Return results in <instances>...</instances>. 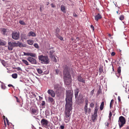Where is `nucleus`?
I'll list each match as a JSON object with an SVG mask.
<instances>
[{
	"label": "nucleus",
	"mask_w": 129,
	"mask_h": 129,
	"mask_svg": "<svg viewBox=\"0 0 129 129\" xmlns=\"http://www.w3.org/2000/svg\"><path fill=\"white\" fill-rule=\"evenodd\" d=\"M63 79L65 83L67 85H69L71 83V77L70 74V67L67 65L63 66Z\"/></svg>",
	"instance_id": "1"
},
{
	"label": "nucleus",
	"mask_w": 129,
	"mask_h": 129,
	"mask_svg": "<svg viewBox=\"0 0 129 129\" xmlns=\"http://www.w3.org/2000/svg\"><path fill=\"white\" fill-rule=\"evenodd\" d=\"M73 94L72 91L70 90L66 91V105L72 106V98Z\"/></svg>",
	"instance_id": "2"
},
{
	"label": "nucleus",
	"mask_w": 129,
	"mask_h": 129,
	"mask_svg": "<svg viewBox=\"0 0 129 129\" xmlns=\"http://www.w3.org/2000/svg\"><path fill=\"white\" fill-rule=\"evenodd\" d=\"M24 55L25 56H30L31 57H28L27 58V60L32 64H36L37 62L36 59L33 57L36 56V54L35 53L31 52H23Z\"/></svg>",
	"instance_id": "3"
},
{
	"label": "nucleus",
	"mask_w": 129,
	"mask_h": 129,
	"mask_svg": "<svg viewBox=\"0 0 129 129\" xmlns=\"http://www.w3.org/2000/svg\"><path fill=\"white\" fill-rule=\"evenodd\" d=\"M38 59L39 60L42 62V63L47 64L49 62V59L47 55L44 56L42 55H39Z\"/></svg>",
	"instance_id": "4"
},
{
	"label": "nucleus",
	"mask_w": 129,
	"mask_h": 129,
	"mask_svg": "<svg viewBox=\"0 0 129 129\" xmlns=\"http://www.w3.org/2000/svg\"><path fill=\"white\" fill-rule=\"evenodd\" d=\"M72 106L65 105V116L70 118L71 111L72 110Z\"/></svg>",
	"instance_id": "5"
},
{
	"label": "nucleus",
	"mask_w": 129,
	"mask_h": 129,
	"mask_svg": "<svg viewBox=\"0 0 129 129\" xmlns=\"http://www.w3.org/2000/svg\"><path fill=\"white\" fill-rule=\"evenodd\" d=\"M118 122L119 127L120 128L125 123L126 120L125 118L123 116H120L119 118Z\"/></svg>",
	"instance_id": "6"
},
{
	"label": "nucleus",
	"mask_w": 129,
	"mask_h": 129,
	"mask_svg": "<svg viewBox=\"0 0 129 129\" xmlns=\"http://www.w3.org/2000/svg\"><path fill=\"white\" fill-rule=\"evenodd\" d=\"M30 111V113L33 115H35L36 116L38 113V110L36 107H33L31 108Z\"/></svg>",
	"instance_id": "7"
},
{
	"label": "nucleus",
	"mask_w": 129,
	"mask_h": 129,
	"mask_svg": "<svg viewBox=\"0 0 129 129\" xmlns=\"http://www.w3.org/2000/svg\"><path fill=\"white\" fill-rule=\"evenodd\" d=\"M12 38L15 40H17L19 37V33L16 31H14L12 34Z\"/></svg>",
	"instance_id": "8"
},
{
	"label": "nucleus",
	"mask_w": 129,
	"mask_h": 129,
	"mask_svg": "<svg viewBox=\"0 0 129 129\" xmlns=\"http://www.w3.org/2000/svg\"><path fill=\"white\" fill-rule=\"evenodd\" d=\"M48 122L47 120L43 118L42 119L41 122V124L46 128L48 126Z\"/></svg>",
	"instance_id": "9"
},
{
	"label": "nucleus",
	"mask_w": 129,
	"mask_h": 129,
	"mask_svg": "<svg viewBox=\"0 0 129 129\" xmlns=\"http://www.w3.org/2000/svg\"><path fill=\"white\" fill-rule=\"evenodd\" d=\"M84 111L85 114H86L87 113L89 114H90L91 111V109L90 108H88V105H85L84 107Z\"/></svg>",
	"instance_id": "10"
},
{
	"label": "nucleus",
	"mask_w": 129,
	"mask_h": 129,
	"mask_svg": "<svg viewBox=\"0 0 129 129\" xmlns=\"http://www.w3.org/2000/svg\"><path fill=\"white\" fill-rule=\"evenodd\" d=\"M47 93L49 94L53 97H54L55 96V94L54 91L51 89H49Z\"/></svg>",
	"instance_id": "11"
},
{
	"label": "nucleus",
	"mask_w": 129,
	"mask_h": 129,
	"mask_svg": "<svg viewBox=\"0 0 129 129\" xmlns=\"http://www.w3.org/2000/svg\"><path fill=\"white\" fill-rule=\"evenodd\" d=\"M78 80L80 82H81L84 83H85V79L83 78L81 76H79L77 77Z\"/></svg>",
	"instance_id": "12"
},
{
	"label": "nucleus",
	"mask_w": 129,
	"mask_h": 129,
	"mask_svg": "<svg viewBox=\"0 0 129 129\" xmlns=\"http://www.w3.org/2000/svg\"><path fill=\"white\" fill-rule=\"evenodd\" d=\"M55 51L54 50H50L49 52V55L51 58H53L54 57Z\"/></svg>",
	"instance_id": "13"
},
{
	"label": "nucleus",
	"mask_w": 129,
	"mask_h": 129,
	"mask_svg": "<svg viewBox=\"0 0 129 129\" xmlns=\"http://www.w3.org/2000/svg\"><path fill=\"white\" fill-rule=\"evenodd\" d=\"M95 20L96 21L101 19L102 18V16L100 13H98L97 15L94 16Z\"/></svg>",
	"instance_id": "14"
},
{
	"label": "nucleus",
	"mask_w": 129,
	"mask_h": 129,
	"mask_svg": "<svg viewBox=\"0 0 129 129\" xmlns=\"http://www.w3.org/2000/svg\"><path fill=\"white\" fill-rule=\"evenodd\" d=\"M13 46L12 43L9 42L8 43V48L10 50H12L13 49Z\"/></svg>",
	"instance_id": "15"
},
{
	"label": "nucleus",
	"mask_w": 129,
	"mask_h": 129,
	"mask_svg": "<svg viewBox=\"0 0 129 129\" xmlns=\"http://www.w3.org/2000/svg\"><path fill=\"white\" fill-rule=\"evenodd\" d=\"M79 92V89L78 88H77L75 90V98H76L78 97V94Z\"/></svg>",
	"instance_id": "16"
},
{
	"label": "nucleus",
	"mask_w": 129,
	"mask_h": 129,
	"mask_svg": "<svg viewBox=\"0 0 129 129\" xmlns=\"http://www.w3.org/2000/svg\"><path fill=\"white\" fill-rule=\"evenodd\" d=\"M97 117V114H96L94 113V114L92 115V119L93 122L95 121V120L96 119Z\"/></svg>",
	"instance_id": "17"
},
{
	"label": "nucleus",
	"mask_w": 129,
	"mask_h": 129,
	"mask_svg": "<svg viewBox=\"0 0 129 129\" xmlns=\"http://www.w3.org/2000/svg\"><path fill=\"white\" fill-rule=\"evenodd\" d=\"M61 10L64 13L66 12L65 6L63 5H61Z\"/></svg>",
	"instance_id": "18"
},
{
	"label": "nucleus",
	"mask_w": 129,
	"mask_h": 129,
	"mask_svg": "<svg viewBox=\"0 0 129 129\" xmlns=\"http://www.w3.org/2000/svg\"><path fill=\"white\" fill-rule=\"evenodd\" d=\"M28 36H31L33 37H35L36 36V35L35 33L31 31L28 33Z\"/></svg>",
	"instance_id": "19"
},
{
	"label": "nucleus",
	"mask_w": 129,
	"mask_h": 129,
	"mask_svg": "<svg viewBox=\"0 0 129 129\" xmlns=\"http://www.w3.org/2000/svg\"><path fill=\"white\" fill-rule=\"evenodd\" d=\"M121 71V67L120 66H119L117 70V74H118V75L117 76V77H119V76L120 74Z\"/></svg>",
	"instance_id": "20"
},
{
	"label": "nucleus",
	"mask_w": 129,
	"mask_h": 129,
	"mask_svg": "<svg viewBox=\"0 0 129 129\" xmlns=\"http://www.w3.org/2000/svg\"><path fill=\"white\" fill-rule=\"evenodd\" d=\"M103 66H100L99 69V71L100 74L102 73L103 71Z\"/></svg>",
	"instance_id": "21"
},
{
	"label": "nucleus",
	"mask_w": 129,
	"mask_h": 129,
	"mask_svg": "<svg viewBox=\"0 0 129 129\" xmlns=\"http://www.w3.org/2000/svg\"><path fill=\"white\" fill-rule=\"evenodd\" d=\"M22 61L23 62V63L25 64L26 65H29V64L27 60L24 59H22Z\"/></svg>",
	"instance_id": "22"
},
{
	"label": "nucleus",
	"mask_w": 129,
	"mask_h": 129,
	"mask_svg": "<svg viewBox=\"0 0 129 129\" xmlns=\"http://www.w3.org/2000/svg\"><path fill=\"white\" fill-rule=\"evenodd\" d=\"M99 109L98 107L97 106H96L94 108V114H97L98 113V111Z\"/></svg>",
	"instance_id": "23"
},
{
	"label": "nucleus",
	"mask_w": 129,
	"mask_h": 129,
	"mask_svg": "<svg viewBox=\"0 0 129 129\" xmlns=\"http://www.w3.org/2000/svg\"><path fill=\"white\" fill-rule=\"evenodd\" d=\"M28 44L30 45H32L34 43V41L31 40H29L27 41Z\"/></svg>",
	"instance_id": "24"
},
{
	"label": "nucleus",
	"mask_w": 129,
	"mask_h": 129,
	"mask_svg": "<svg viewBox=\"0 0 129 129\" xmlns=\"http://www.w3.org/2000/svg\"><path fill=\"white\" fill-rule=\"evenodd\" d=\"M6 44L5 42L0 40V45H5Z\"/></svg>",
	"instance_id": "25"
},
{
	"label": "nucleus",
	"mask_w": 129,
	"mask_h": 129,
	"mask_svg": "<svg viewBox=\"0 0 129 129\" xmlns=\"http://www.w3.org/2000/svg\"><path fill=\"white\" fill-rule=\"evenodd\" d=\"M70 118L65 116L64 118L65 122L66 123H67L69 122L70 120Z\"/></svg>",
	"instance_id": "26"
},
{
	"label": "nucleus",
	"mask_w": 129,
	"mask_h": 129,
	"mask_svg": "<svg viewBox=\"0 0 129 129\" xmlns=\"http://www.w3.org/2000/svg\"><path fill=\"white\" fill-rule=\"evenodd\" d=\"M48 101L49 102L52 103L54 101L53 99L50 97H49L48 98Z\"/></svg>",
	"instance_id": "27"
},
{
	"label": "nucleus",
	"mask_w": 129,
	"mask_h": 129,
	"mask_svg": "<svg viewBox=\"0 0 129 129\" xmlns=\"http://www.w3.org/2000/svg\"><path fill=\"white\" fill-rule=\"evenodd\" d=\"M12 76L13 78L16 79L17 77V74L16 73H14L12 74Z\"/></svg>",
	"instance_id": "28"
},
{
	"label": "nucleus",
	"mask_w": 129,
	"mask_h": 129,
	"mask_svg": "<svg viewBox=\"0 0 129 129\" xmlns=\"http://www.w3.org/2000/svg\"><path fill=\"white\" fill-rule=\"evenodd\" d=\"M27 37L25 35H22L21 37V39L22 40H23L24 39H26Z\"/></svg>",
	"instance_id": "29"
},
{
	"label": "nucleus",
	"mask_w": 129,
	"mask_h": 129,
	"mask_svg": "<svg viewBox=\"0 0 129 129\" xmlns=\"http://www.w3.org/2000/svg\"><path fill=\"white\" fill-rule=\"evenodd\" d=\"M104 103L103 102H102L100 106V109L101 110H102L104 108Z\"/></svg>",
	"instance_id": "30"
},
{
	"label": "nucleus",
	"mask_w": 129,
	"mask_h": 129,
	"mask_svg": "<svg viewBox=\"0 0 129 129\" xmlns=\"http://www.w3.org/2000/svg\"><path fill=\"white\" fill-rule=\"evenodd\" d=\"M57 37L59 38V39H60L61 40H63V37H61V36L59 35H56V36Z\"/></svg>",
	"instance_id": "31"
},
{
	"label": "nucleus",
	"mask_w": 129,
	"mask_h": 129,
	"mask_svg": "<svg viewBox=\"0 0 129 129\" xmlns=\"http://www.w3.org/2000/svg\"><path fill=\"white\" fill-rule=\"evenodd\" d=\"M59 32V28H57L56 29V31H55V33H56V35H59L58 33Z\"/></svg>",
	"instance_id": "32"
},
{
	"label": "nucleus",
	"mask_w": 129,
	"mask_h": 129,
	"mask_svg": "<svg viewBox=\"0 0 129 129\" xmlns=\"http://www.w3.org/2000/svg\"><path fill=\"white\" fill-rule=\"evenodd\" d=\"M19 23L22 25H25L26 24L24 22L23 20H20L19 21Z\"/></svg>",
	"instance_id": "33"
},
{
	"label": "nucleus",
	"mask_w": 129,
	"mask_h": 129,
	"mask_svg": "<svg viewBox=\"0 0 129 129\" xmlns=\"http://www.w3.org/2000/svg\"><path fill=\"white\" fill-rule=\"evenodd\" d=\"M124 16L123 15H121V16L119 18V19L120 20H122L124 19Z\"/></svg>",
	"instance_id": "34"
},
{
	"label": "nucleus",
	"mask_w": 129,
	"mask_h": 129,
	"mask_svg": "<svg viewBox=\"0 0 129 129\" xmlns=\"http://www.w3.org/2000/svg\"><path fill=\"white\" fill-rule=\"evenodd\" d=\"M59 85L58 84H57L56 85H55L54 86V89H56V90H59V87H58Z\"/></svg>",
	"instance_id": "35"
},
{
	"label": "nucleus",
	"mask_w": 129,
	"mask_h": 129,
	"mask_svg": "<svg viewBox=\"0 0 129 129\" xmlns=\"http://www.w3.org/2000/svg\"><path fill=\"white\" fill-rule=\"evenodd\" d=\"M34 46L36 48H39L38 45L37 43H35L34 45Z\"/></svg>",
	"instance_id": "36"
},
{
	"label": "nucleus",
	"mask_w": 129,
	"mask_h": 129,
	"mask_svg": "<svg viewBox=\"0 0 129 129\" xmlns=\"http://www.w3.org/2000/svg\"><path fill=\"white\" fill-rule=\"evenodd\" d=\"M37 71L38 73L39 74H41L42 73V71L40 69H38L37 70Z\"/></svg>",
	"instance_id": "37"
},
{
	"label": "nucleus",
	"mask_w": 129,
	"mask_h": 129,
	"mask_svg": "<svg viewBox=\"0 0 129 129\" xmlns=\"http://www.w3.org/2000/svg\"><path fill=\"white\" fill-rule=\"evenodd\" d=\"M56 74H59V73H61V72L58 69H56L55 71Z\"/></svg>",
	"instance_id": "38"
},
{
	"label": "nucleus",
	"mask_w": 129,
	"mask_h": 129,
	"mask_svg": "<svg viewBox=\"0 0 129 129\" xmlns=\"http://www.w3.org/2000/svg\"><path fill=\"white\" fill-rule=\"evenodd\" d=\"M113 100L112 99V100L110 103V107L111 108L112 106V104H113Z\"/></svg>",
	"instance_id": "39"
},
{
	"label": "nucleus",
	"mask_w": 129,
	"mask_h": 129,
	"mask_svg": "<svg viewBox=\"0 0 129 129\" xmlns=\"http://www.w3.org/2000/svg\"><path fill=\"white\" fill-rule=\"evenodd\" d=\"M94 89H93V90H92L90 92V95H91V96H92L94 92Z\"/></svg>",
	"instance_id": "40"
},
{
	"label": "nucleus",
	"mask_w": 129,
	"mask_h": 129,
	"mask_svg": "<svg viewBox=\"0 0 129 129\" xmlns=\"http://www.w3.org/2000/svg\"><path fill=\"white\" fill-rule=\"evenodd\" d=\"M44 8V6H40V11L42 12V11L43 9Z\"/></svg>",
	"instance_id": "41"
},
{
	"label": "nucleus",
	"mask_w": 129,
	"mask_h": 129,
	"mask_svg": "<svg viewBox=\"0 0 129 129\" xmlns=\"http://www.w3.org/2000/svg\"><path fill=\"white\" fill-rule=\"evenodd\" d=\"M88 100L87 99H86L85 100V105H88Z\"/></svg>",
	"instance_id": "42"
},
{
	"label": "nucleus",
	"mask_w": 129,
	"mask_h": 129,
	"mask_svg": "<svg viewBox=\"0 0 129 129\" xmlns=\"http://www.w3.org/2000/svg\"><path fill=\"white\" fill-rule=\"evenodd\" d=\"M45 102L44 101H43L41 104V105L42 106H45Z\"/></svg>",
	"instance_id": "43"
},
{
	"label": "nucleus",
	"mask_w": 129,
	"mask_h": 129,
	"mask_svg": "<svg viewBox=\"0 0 129 129\" xmlns=\"http://www.w3.org/2000/svg\"><path fill=\"white\" fill-rule=\"evenodd\" d=\"M12 43L13 47L17 46V44L15 42H12Z\"/></svg>",
	"instance_id": "44"
},
{
	"label": "nucleus",
	"mask_w": 129,
	"mask_h": 129,
	"mask_svg": "<svg viewBox=\"0 0 129 129\" xmlns=\"http://www.w3.org/2000/svg\"><path fill=\"white\" fill-rule=\"evenodd\" d=\"M1 88L2 89H5L6 88L4 84L1 85Z\"/></svg>",
	"instance_id": "45"
},
{
	"label": "nucleus",
	"mask_w": 129,
	"mask_h": 129,
	"mask_svg": "<svg viewBox=\"0 0 129 129\" xmlns=\"http://www.w3.org/2000/svg\"><path fill=\"white\" fill-rule=\"evenodd\" d=\"M94 104L92 103H91V104H90V107L91 108H93V107L94 105Z\"/></svg>",
	"instance_id": "46"
},
{
	"label": "nucleus",
	"mask_w": 129,
	"mask_h": 129,
	"mask_svg": "<svg viewBox=\"0 0 129 129\" xmlns=\"http://www.w3.org/2000/svg\"><path fill=\"white\" fill-rule=\"evenodd\" d=\"M112 114L111 111H110L109 113V118L110 119L111 117L112 116Z\"/></svg>",
	"instance_id": "47"
},
{
	"label": "nucleus",
	"mask_w": 129,
	"mask_h": 129,
	"mask_svg": "<svg viewBox=\"0 0 129 129\" xmlns=\"http://www.w3.org/2000/svg\"><path fill=\"white\" fill-rule=\"evenodd\" d=\"M59 128L61 129H64V125H61L60 126Z\"/></svg>",
	"instance_id": "48"
},
{
	"label": "nucleus",
	"mask_w": 129,
	"mask_h": 129,
	"mask_svg": "<svg viewBox=\"0 0 129 129\" xmlns=\"http://www.w3.org/2000/svg\"><path fill=\"white\" fill-rule=\"evenodd\" d=\"M14 97L16 98L17 102L18 103L20 102L19 101V99H18V98L17 97L15 96Z\"/></svg>",
	"instance_id": "49"
},
{
	"label": "nucleus",
	"mask_w": 129,
	"mask_h": 129,
	"mask_svg": "<svg viewBox=\"0 0 129 129\" xmlns=\"http://www.w3.org/2000/svg\"><path fill=\"white\" fill-rule=\"evenodd\" d=\"M73 16L75 17H77V15L75 13V12H74L73 14Z\"/></svg>",
	"instance_id": "50"
},
{
	"label": "nucleus",
	"mask_w": 129,
	"mask_h": 129,
	"mask_svg": "<svg viewBox=\"0 0 129 129\" xmlns=\"http://www.w3.org/2000/svg\"><path fill=\"white\" fill-rule=\"evenodd\" d=\"M53 60L55 62H56L57 61V59L56 58L54 57H54H53Z\"/></svg>",
	"instance_id": "51"
},
{
	"label": "nucleus",
	"mask_w": 129,
	"mask_h": 129,
	"mask_svg": "<svg viewBox=\"0 0 129 129\" xmlns=\"http://www.w3.org/2000/svg\"><path fill=\"white\" fill-rule=\"evenodd\" d=\"M112 72H111V73H114V67H113V65H112Z\"/></svg>",
	"instance_id": "52"
},
{
	"label": "nucleus",
	"mask_w": 129,
	"mask_h": 129,
	"mask_svg": "<svg viewBox=\"0 0 129 129\" xmlns=\"http://www.w3.org/2000/svg\"><path fill=\"white\" fill-rule=\"evenodd\" d=\"M115 53L114 52H112L111 53V55L112 56H114L115 55Z\"/></svg>",
	"instance_id": "53"
},
{
	"label": "nucleus",
	"mask_w": 129,
	"mask_h": 129,
	"mask_svg": "<svg viewBox=\"0 0 129 129\" xmlns=\"http://www.w3.org/2000/svg\"><path fill=\"white\" fill-rule=\"evenodd\" d=\"M51 5L52 7L54 8L55 7V6L53 3L51 4Z\"/></svg>",
	"instance_id": "54"
},
{
	"label": "nucleus",
	"mask_w": 129,
	"mask_h": 129,
	"mask_svg": "<svg viewBox=\"0 0 129 129\" xmlns=\"http://www.w3.org/2000/svg\"><path fill=\"white\" fill-rule=\"evenodd\" d=\"M90 27L92 28L93 30H94V27L92 25H91Z\"/></svg>",
	"instance_id": "55"
},
{
	"label": "nucleus",
	"mask_w": 129,
	"mask_h": 129,
	"mask_svg": "<svg viewBox=\"0 0 129 129\" xmlns=\"http://www.w3.org/2000/svg\"><path fill=\"white\" fill-rule=\"evenodd\" d=\"M8 86H9V87H12L13 88L14 87V86H13L11 84H9L8 85Z\"/></svg>",
	"instance_id": "56"
},
{
	"label": "nucleus",
	"mask_w": 129,
	"mask_h": 129,
	"mask_svg": "<svg viewBox=\"0 0 129 129\" xmlns=\"http://www.w3.org/2000/svg\"><path fill=\"white\" fill-rule=\"evenodd\" d=\"M118 101L119 102H120L121 101V99H120V96H118Z\"/></svg>",
	"instance_id": "57"
},
{
	"label": "nucleus",
	"mask_w": 129,
	"mask_h": 129,
	"mask_svg": "<svg viewBox=\"0 0 129 129\" xmlns=\"http://www.w3.org/2000/svg\"><path fill=\"white\" fill-rule=\"evenodd\" d=\"M16 69L18 70H21V69L20 67H18L16 68Z\"/></svg>",
	"instance_id": "58"
},
{
	"label": "nucleus",
	"mask_w": 129,
	"mask_h": 129,
	"mask_svg": "<svg viewBox=\"0 0 129 129\" xmlns=\"http://www.w3.org/2000/svg\"><path fill=\"white\" fill-rule=\"evenodd\" d=\"M6 120L7 122V123L8 125H9V121L7 118H6Z\"/></svg>",
	"instance_id": "59"
},
{
	"label": "nucleus",
	"mask_w": 129,
	"mask_h": 129,
	"mask_svg": "<svg viewBox=\"0 0 129 129\" xmlns=\"http://www.w3.org/2000/svg\"><path fill=\"white\" fill-rule=\"evenodd\" d=\"M39 99L40 100H41L43 99V98L42 97H41L40 96H39Z\"/></svg>",
	"instance_id": "60"
},
{
	"label": "nucleus",
	"mask_w": 129,
	"mask_h": 129,
	"mask_svg": "<svg viewBox=\"0 0 129 129\" xmlns=\"http://www.w3.org/2000/svg\"><path fill=\"white\" fill-rule=\"evenodd\" d=\"M76 40H77V41H78L79 40V38L78 37H77L76 39Z\"/></svg>",
	"instance_id": "61"
},
{
	"label": "nucleus",
	"mask_w": 129,
	"mask_h": 129,
	"mask_svg": "<svg viewBox=\"0 0 129 129\" xmlns=\"http://www.w3.org/2000/svg\"><path fill=\"white\" fill-rule=\"evenodd\" d=\"M3 32H4V34H5V32H6V31L5 30H3Z\"/></svg>",
	"instance_id": "62"
},
{
	"label": "nucleus",
	"mask_w": 129,
	"mask_h": 129,
	"mask_svg": "<svg viewBox=\"0 0 129 129\" xmlns=\"http://www.w3.org/2000/svg\"><path fill=\"white\" fill-rule=\"evenodd\" d=\"M5 62V61L4 60H2L1 61V62L2 63V64L3 63Z\"/></svg>",
	"instance_id": "63"
},
{
	"label": "nucleus",
	"mask_w": 129,
	"mask_h": 129,
	"mask_svg": "<svg viewBox=\"0 0 129 129\" xmlns=\"http://www.w3.org/2000/svg\"><path fill=\"white\" fill-rule=\"evenodd\" d=\"M4 124L5 125V126H6V123L5 122V120H4Z\"/></svg>",
	"instance_id": "64"
}]
</instances>
